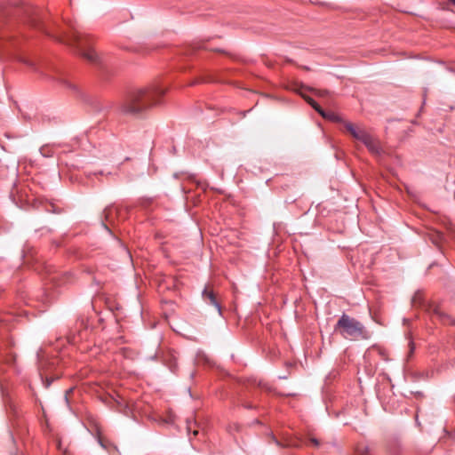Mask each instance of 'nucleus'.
Masks as SVG:
<instances>
[{"mask_svg": "<svg viewBox=\"0 0 455 455\" xmlns=\"http://www.w3.org/2000/svg\"><path fill=\"white\" fill-rule=\"evenodd\" d=\"M166 90L158 84L132 91L126 96L122 108L128 114H140L158 103V98L165 93Z\"/></svg>", "mask_w": 455, "mask_h": 455, "instance_id": "1", "label": "nucleus"}, {"mask_svg": "<svg viewBox=\"0 0 455 455\" xmlns=\"http://www.w3.org/2000/svg\"><path fill=\"white\" fill-rule=\"evenodd\" d=\"M71 28V33H66L64 36L59 37L58 40L73 46L76 50V52L90 63L97 64L100 58L92 46L91 37L80 32L75 27Z\"/></svg>", "mask_w": 455, "mask_h": 455, "instance_id": "2", "label": "nucleus"}, {"mask_svg": "<svg viewBox=\"0 0 455 455\" xmlns=\"http://www.w3.org/2000/svg\"><path fill=\"white\" fill-rule=\"evenodd\" d=\"M334 331L344 339L352 340H367L371 337V332L358 320L347 314H343L334 326Z\"/></svg>", "mask_w": 455, "mask_h": 455, "instance_id": "3", "label": "nucleus"}, {"mask_svg": "<svg viewBox=\"0 0 455 455\" xmlns=\"http://www.w3.org/2000/svg\"><path fill=\"white\" fill-rule=\"evenodd\" d=\"M344 127L354 139L362 142L371 154L380 155L382 149L379 141L364 128L356 126L350 122H344Z\"/></svg>", "mask_w": 455, "mask_h": 455, "instance_id": "4", "label": "nucleus"}, {"mask_svg": "<svg viewBox=\"0 0 455 455\" xmlns=\"http://www.w3.org/2000/svg\"><path fill=\"white\" fill-rule=\"evenodd\" d=\"M2 12L3 15L4 16L12 15L22 19L26 18L28 19V22L30 23L31 26H37L36 20L30 17L33 12V10L28 5H12L10 7L4 9Z\"/></svg>", "mask_w": 455, "mask_h": 455, "instance_id": "5", "label": "nucleus"}, {"mask_svg": "<svg viewBox=\"0 0 455 455\" xmlns=\"http://www.w3.org/2000/svg\"><path fill=\"white\" fill-rule=\"evenodd\" d=\"M19 43L18 39H14L13 36H7L4 38H0V52H3L6 54H12V48H16Z\"/></svg>", "mask_w": 455, "mask_h": 455, "instance_id": "6", "label": "nucleus"}, {"mask_svg": "<svg viewBox=\"0 0 455 455\" xmlns=\"http://www.w3.org/2000/svg\"><path fill=\"white\" fill-rule=\"evenodd\" d=\"M202 297L205 302L214 306L216 307V309L218 310V312L220 313V310H221L220 305L217 301L215 293L212 289H210L208 286H206L202 292Z\"/></svg>", "mask_w": 455, "mask_h": 455, "instance_id": "7", "label": "nucleus"}, {"mask_svg": "<svg viewBox=\"0 0 455 455\" xmlns=\"http://www.w3.org/2000/svg\"><path fill=\"white\" fill-rule=\"evenodd\" d=\"M304 99L307 100V102L315 110L317 111L322 116H325V111L319 106V104L315 100H313L312 98L310 97H305L303 96Z\"/></svg>", "mask_w": 455, "mask_h": 455, "instance_id": "8", "label": "nucleus"}, {"mask_svg": "<svg viewBox=\"0 0 455 455\" xmlns=\"http://www.w3.org/2000/svg\"><path fill=\"white\" fill-rule=\"evenodd\" d=\"M304 99L307 100V102L315 110L317 111L322 116H325V111L319 106V104L315 100H313L312 98L310 97H305L303 96Z\"/></svg>", "mask_w": 455, "mask_h": 455, "instance_id": "9", "label": "nucleus"}, {"mask_svg": "<svg viewBox=\"0 0 455 455\" xmlns=\"http://www.w3.org/2000/svg\"><path fill=\"white\" fill-rule=\"evenodd\" d=\"M304 99L307 100V102L315 110L317 111L322 116H325V111L319 106V104L315 100H313L312 98L310 97H305L303 96Z\"/></svg>", "mask_w": 455, "mask_h": 455, "instance_id": "10", "label": "nucleus"}, {"mask_svg": "<svg viewBox=\"0 0 455 455\" xmlns=\"http://www.w3.org/2000/svg\"><path fill=\"white\" fill-rule=\"evenodd\" d=\"M40 153L44 157H51L54 154L52 148L49 146H43L40 148Z\"/></svg>", "mask_w": 455, "mask_h": 455, "instance_id": "11", "label": "nucleus"}, {"mask_svg": "<svg viewBox=\"0 0 455 455\" xmlns=\"http://www.w3.org/2000/svg\"><path fill=\"white\" fill-rule=\"evenodd\" d=\"M325 116H323V117L326 118V119H329V120H331V121H335V122H340L341 121L340 117L337 114L333 113V112H325Z\"/></svg>", "mask_w": 455, "mask_h": 455, "instance_id": "12", "label": "nucleus"}, {"mask_svg": "<svg viewBox=\"0 0 455 455\" xmlns=\"http://www.w3.org/2000/svg\"><path fill=\"white\" fill-rule=\"evenodd\" d=\"M252 383H253V385H256L262 389H266V390L269 389L268 385L261 379H253Z\"/></svg>", "mask_w": 455, "mask_h": 455, "instance_id": "13", "label": "nucleus"}, {"mask_svg": "<svg viewBox=\"0 0 455 455\" xmlns=\"http://www.w3.org/2000/svg\"><path fill=\"white\" fill-rule=\"evenodd\" d=\"M98 441L100 446L106 450H108L109 447L111 446V443L108 441L105 440L101 435L98 436Z\"/></svg>", "mask_w": 455, "mask_h": 455, "instance_id": "14", "label": "nucleus"}, {"mask_svg": "<svg viewBox=\"0 0 455 455\" xmlns=\"http://www.w3.org/2000/svg\"><path fill=\"white\" fill-rule=\"evenodd\" d=\"M434 314L436 315L437 316H439L441 319L444 320L445 318H448V316L443 314L439 307H435L434 308Z\"/></svg>", "mask_w": 455, "mask_h": 455, "instance_id": "15", "label": "nucleus"}, {"mask_svg": "<svg viewBox=\"0 0 455 455\" xmlns=\"http://www.w3.org/2000/svg\"><path fill=\"white\" fill-rule=\"evenodd\" d=\"M308 444L312 445L314 447H319L320 446V441L315 437H310L308 440Z\"/></svg>", "mask_w": 455, "mask_h": 455, "instance_id": "16", "label": "nucleus"}, {"mask_svg": "<svg viewBox=\"0 0 455 455\" xmlns=\"http://www.w3.org/2000/svg\"><path fill=\"white\" fill-rule=\"evenodd\" d=\"M9 321H10V316L9 315H0V323H7Z\"/></svg>", "mask_w": 455, "mask_h": 455, "instance_id": "17", "label": "nucleus"}, {"mask_svg": "<svg viewBox=\"0 0 455 455\" xmlns=\"http://www.w3.org/2000/svg\"><path fill=\"white\" fill-rule=\"evenodd\" d=\"M409 346H410V352H411V353H412V352H413V350H414V348H415V347H414V343H413V341H412V340H410V342H409Z\"/></svg>", "mask_w": 455, "mask_h": 455, "instance_id": "18", "label": "nucleus"}, {"mask_svg": "<svg viewBox=\"0 0 455 455\" xmlns=\"http://www.w3.org/2000/svg\"><path fill=\"white\" fill-rule=\"evenodd\" d=\"M452 4L455 5V0H449Z\"/></svg>", "mask_w": 455, "mask_h": 455, "instance_id": "19", "label": "nucleus"}, {"mask_svg": "<svg viewBox=\"0 0 455 455\" xmlns=\"http://www.w3.org/2000/svg\"><path fill=\"white\" fill-rule=\"evenodd\" d=\"M197 433H198V431H197V430H195V431L193 432V434H194L195 435H197Z\"/></svg>", "mask_w": 455, "mask_h": 455, "instance_id": "20", "label": "nucleus"}, {"mask_svg": "<svg viewBox=\"0 0 455 455\" xmlns=\"http://www.w3.org/2000/svg\"><path fill=\"white\" fill-rule=\"evenodd\" d=\"M361 455H368V452L367 451H365L363 453H362Z\"/></svg>", "mask_w": 455, "mask_h": 455, "instance_id": "21", "label": "nucleus"}, {"mask_svg": "<svg viewBox=\"0 0 455 455\" xmlns=\"http://www.w3.org/2000/svg\"><path fill=\"white\" fill-rule=\"evenodd\" d=\"M438 239L442 238V235L440 234H437Z\"/></svg>", "mask_w": 455, "mask_h": 455, "instance_id": "22", "label": "nucleus"}]
</instances>
